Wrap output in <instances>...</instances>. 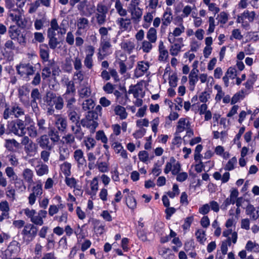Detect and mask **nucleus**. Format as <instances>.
<instances>
[{
  "label": "nucleus",
  "instance_id": "a18cd8bd",
  "mask_svg": "<svg viewBox=\"0 0 259 259\" xmlns=\"http://www.w3.org/2000/svg\"><path fill=\"white\" fill-rule=\"evenodd\" d=\"M72 60L70 58H66L65 59V63L64 64V70L67 72H70L72 70L71 63Z\"/></svg>",
  "mask_w": 259,
  "mask_h": 259
},
{
  "label": "nucleus",
  "instance_id": "a878e982",
  "mask_svg": "<svg viewBox=\"0 0 259 259\" xmlns=\"http://www.w3.org/2000/svg\"><path fill=\"white\" fill-rule=\"evenodd\" d=\"M91 195H95L98 190V178L95 177L91 183Z\"/></svg>",
  "mask_w": 259,
  "mask_h": 259
},
{
  "label": "nucleus",
  "instance_id": "aec40b11",
  "mask_svg": "<svg viewBox=\"0 0 259 259\" xmlns=\"http://www.w3.org/2000/svg\"><path fill=\"white\" fill-rule=\"evenodd\" d=\"M18 128L20 130V136H23L26 133V128L25 127L24 122L20 119L16 120L15 122Z\"/></svg>",
  "mask_w": 259,
  "mask_h": 259
},
{
  "label": "nucleus",
  "instance_id": "4468645a",
  "mask_svg": "<svg viewBox=\"0 0 259 259\" xmlns=\"http://www.w3.org/2000/svg\"><path fill=\"white\" fill-rule=\"evenodd\" d=\"M68 115L70 120L72 122L76 123L79 121L80 116L74 110H69L67 111Z\"/></svg>",
  "mask_w": 259,
  "mask_h": 259
},
{
  "label": "nucleus",
  "instance_id": "20e7f679",
  "mask_svg": "<svg viewBox=\"0 0 259 259\" xmlns=\"http://www.w3.org/2000/svg\"><path fill=\"white\" fill-rule=\"evenodd\" d=\"M149 65L148 62L141 61L138 63V68L135 70V76L138 78L144 74L148 69Z\"/></svg>",
  "mask_w": 259,
  "mask_h": 259
},
{
  "label": "nucleus",
  "instance_id": "f3484780",
  "mask_svg": "<svg viewBox=\"0 0 259 259\" xmlns=\"http://www.w3.org/2000/svg\"><path fill=\"white\" fill-rule=\"evenodd\" d=\"M132 15L133 19L137 21V22L139 21V20L142 15V9L139 7L133 9L132 11Z\"/></svg>",
  "mask_w": 259,
  "mask_h": 259
},
{
  "label": "nucleus",
  "instance_id": "13d9d810",
  "mask_svg": "<svg viewBox=\"0 0 259 259\" xmlns=\"http://www.w3.org/2000/svg\"><path fill=\"white\" fill-rule=\"evenodd\" d=\"M176 209L174 207H166L165 210L166 213L165 218L167 220L170 219L172 214L175 213Z\"/></svg>",
  "mask_w": 259,
  "mask_h": 259
},
{
  "label": "nucleus",
  "instance_id": "4be33fe9",
  "mask_svg": "<svg viewBox=\"0 0 259 259\" xmlns=\"http://www.w3.org/2000/svg\"><path fill=\"white\" fill-rule=\"evenodd\" d=\"M93 113L88 112L85 116L84 118L82 119L80 121H79L80 124L83 126H85L87 125L88 121H91L92 120H95L96 117H95V114L93 115Z\"/></svg>",
  "mask_w": 259,
  "mask_h": 259
},
{
  "label": "nucleus",
  "instance_id": "ddd939ff",
  "mask_svg": "<svg viewBox=\"0 0 259 259\" xmlns=\"http://www.w3.org/2000/svg\"><path fill=\"white\" fill-rule=\"evenodd\" d=\"M23 176L25 180L28 183L31 184L33 182L32 180L33 172L31 169L29 168L25 169L23 172Z\"/></svg>",
  "mask_w": 259,
  "mask_h": 259
},
{
  "label": "nucleus",
  "instance_id": "4d7b16f0",
  "mask_svg": "<svg viewBox=\"0 0 259 259\" xmlns=\"http://www.w3.org/2000/svg\"><path fill=\"white\" fill-rule=\"evenodd\" d=\"M146 132V129L142 128L139 130H137L135 133L133 134V136L136 139L141 138L144 136Z\"/></svg>",
  "mask_w": 259,
  "mask_h": 259
},
{
  "label": "nucleus",
  "instance_id": "6e6d98bb",
  "mask_svg": "<svg viewBox=\"0 0 259 259\" xmlns=\"http://www.w3.org/2000/svg\"><path fill=\"white\" fill-rule=\"evenodd\" d=\"M65 183L66 185L71 188H76V181L74 178H69L66 177Z\"/></svg>",
  "mask_w": 259,
  "mask_h": 259
},
{
  "label": "nucleus",
  "instance_id": "cd10ccee",
  "mask_svg": "<svg viewBox=\"0 0 259 259\" xmlns=\"http://www.w3.org/2000/svg\"><path fill=\"white\" fill-rule=\"evenodd\" d=\"M12 112H13V115H14L16 117L24 114L23 109L16 104L12 106Z\"/></svg>",
  "mask_w": 259,
  "mask_h": 259
},
{
  "label": "nucleus",
  "instance_id": "a19ab883",
  "mask_svg": "<svg viewBox=\"0 0 259 259\" xmlns=\"http://www.w3.org/2000/svg\"><path fill=\"white\" fill-rule=\"evenodd\" d=\"M111 46L109 39L107 40V38L101 39V47L103 52H106Z\"/></svg>",
  "mask_w": 259,
  "mask_h": 259
},
{
  "label": "nucleus",
  "instance_id": "79ce46f5",
  "mask_svg": "<svg viewBox=\"0 0 259 259\" xmlns=\"http://www.w3.org/2000/svg\"><path fill=\"white\" fill-rule=\"evenodd\" d=\"M9 127L10 128V132L13 133L15 135L20 136V132H19V129L18 128L15 121H11L10 124L9 125Z\"/></svg>",
  "mask_w": 259,
  "mask_h": 259
},
{
  "label": "nucleus",
  "instance_id": "423d86ee",
  "mask_svg": "<svg viewBox=\"0 0 259 259\" xmlns=\"http://www.w3.org/2000/svg\"><path fill=\"white\" fill-rule=\"evenodd\" d=\"M39 54L41 59L43 61L47 62L49 58V50L48 46L46 44H42L40 45Z\"/></svg>",
  "mask_w": 259,
  "mask_h": 259
},
{
  "label": "nucleus",
  "instance_id": "2f4dec72",
  "mask_svg": "<svg viewBox=\"0 0 259 259\" xmlns=\"http://www.w3.org/2000/svg\"><path fill=\"white\" fill-rule=\"evenodd\" d=\"M181 47L178 44H175L174 45L171 46L169 50L170 54L173 56H177L179 52L181 51Z\"/></svg>",
  "mask_w": 259,
  "mask_h": 259
},
{
  "label": "nucleus",
  "instance_id": "c756f323",
  "mask_svg": "<svg viewBox=\"0 0 259 259\" xmlns=\"http://www.w3.org/2000/svg\"><path fill=\"white\" fill-rule=\"evenodd\" d=\"M122 48L130 54L135 48L133 42L129 41L122 44Z\"/></svg>",
  "mask_w": 259,
  "mask_h": 259
},
{
  "label": "nucleus",
  "instance_id": "6ab92c4d",
  "mask_svg": "<svg viewBox=\"0 0 259 259\" xmlns=\"http://www.w3.org/2000/svg\"><path fill=\"white\" fill-rule=\"evenodd\" d=\"M198 72L192 70L189 75V84L190 86H195V83L198 80V75L197 73Z\"/></svg>",
  "mask_w": 259,
  "mask_h": 259
},
{
  "label": "nucleus",
  "instance_id": "49530a36",
  "mask_svg": "<svg viewBox=\"0 0 259 259\" xmlns=\"http://www.w3.org/2000/svg\"><path fill=\"white\" fill-rule=\"evenodd\" d=\"M34 225L41 226L44 224V221L42 219L38 214L35 215L34 218H32L30 221Z\"/></svg>",
  "mask_w": 259,
  "mask_h": 259
},
{
  "label": "nucleus",
  "instance_id": "8fccbe9b",
  "mask_svg": "<svg viewBox=\"0 0 259 259\" xmlns=\"http://www.w3.org/2000/svg\"><path fill=\"white\" fill-rule=\"evenodd\" d=\"M97 11L99 14H107L108 9L106 6L98 4L97 6Z\"/></svg>",
  "mask_w": 259,
  "mask_h": 259
},
{
  "label": "nucleus",
  "instance_id": "052dcab7",
  "mask_svg": "<svg viewBox=\"0 0 259 259\" xmlns=\"http://www.w3.org/2000/svg\"><path fill=\"white\" fill-rule=\"evenodd\" d=\"M180 26H181V28L177 27L175 29L173 33H171V34L173 36H178L180 35L182 33L184 32L185 27L182 24L180 25Z\"/></svg>",
  "mask_w": 259,
  "mask_h": 259
},
{
  "label": "nucleus",
  "instance_id": "bb28decb",
  "mask_svg": "<svg viewBox=\"0 0 259 259\" xmlns=\"http://www.w3.org/2000/svg\"><path fill=\"white\" fill-rule=\"evenodd\" d=\"M237 163V158L235 157H232L226 164L225 169L226 170H232L234 168V164Z\"/></svg>",
  "mask_w": 259,
  "mask_h": 259
},
{
  "label": "nucleus",
  "instance_id": "9d476101",
  "mask_svg": "<svg viewBox=\"0 0 259 259\" xmlns=\"http://www.w3.org/2000/svg\"><path fill=\"white\" fill-rule=\"evenodd\" d=\"M56 98V95L55 93L51 91H48L46 93V95L44 98V101L49 105H53V101Z\"/></svg>",
  "mask_w": 259,
  "mask_h": 259
},
{
  "label": "nucleus",
  "instance_id": "69168bd1",
  "mask_svg": "<svg viewBox=\"0 0 259 259\" xmlns=\"http://www.w3.org/2000/svg\"><path fill=\"white\" fill-rule=\"evenodd\" d=\"M200 224L203 228H207L210 224L209 220L207 216H204L202 218Z\"/></svg>",
  "mask_w": 259,
  "mask_h": 259
},
{
  "label": "nucleus",
  "instance_id": "37998d69",
  "mask_svg": "<svg viewBox=\"0 0 259 259\" xmlns=\"http://www.w3.org/2000/svg\"><path fill=\"white\" fill-rule=\"evenodd\" d=\"M137 202L136 199L134 197L128 196L126 199V205L131 209H134L136 206Z\"/></svg>",
  "mask_w": 259,
  "mask_h": 259
},
{
  "label": "nucleus",
  "instance_id": "680f3d73",
  "mask_svg": "<svg viewBox=\"0 0 259 259\" xmlns=\"http://www.w3.org/2000/svg\"><path fill=\"white\" fill-rule=\"evenodd\" d=\"M51 69L49 67L46 66L43 69L42 72V77L45 79L47 78L50 77L51 75Z\"/></svg>",
  "mask_w": 259,
  "mask_h": 259
},
{
  "label": "nucleus",
  "instance_id": "412c9836",
  "mask_svg": "<svg viewBox=\"0 0 259 259\" xmlns=\"http://www.w3.org/2000/svg\"><path fill=\"white\" fill-rule=\"evenodd\" d=\"M56 124L59 130L64 131L67 127V120L63 117L59 118L56 121Z\"/></svg>",
  "mask_w": 259,
  "mask_h": 259
},
{
  "label": "nucleus",
  "instance_id": "b1692460",
  "mask_svg": "<svg viewBox=\"0 0 259 259\" xmlns=\"http://www.w3.org/2000/svg\"><path fill=\"white\" fill-rule=\"evenodd\" d=\"M195 235L197 241L201 244H203V241L206 240L205 231L202 230H198L195 233Z\"/></svg>",
  "mask_w": 259,
  "mask_h": 259
},
{
  "label": "nucleus",
  "instance_id": "393cba45",
  "mask_svg": "<svg viewBox=\"0 0 259 259\" xmlns=\"http://www.w3.org/2000/svg\"><path fill=\"white\" fill-rule=\"evenodd\" d=\"M37 125L38 127V129L37 130L38 133L39 134L44 133L47 129V127L45 126V120L44 119H37Z\"/></svg>",
  "mask_w": 259,
  "mask_h": 259
},
{
  "label": "nucleus",
  "instance_id": "c9c22d12",
  "mask_svg": "<svg viewBox=\"0 0 259 259\" xmlns=\"http://www.w3.org/2000/svg\"><path fill=\"white\" fill-rule=\"evenodd\" d=\"M61 42V41L58 40L56 37H54L49 39V46L51 49L55 50Z\"/></svg>",
  "mask_w": 259,
  "mask_h": 259
},
{
  "label": "nucleus",
  "instance_id": "1a4fd4ad",
  "mask_svg": "<svg viewBox=\"0 0 259 259\" xmlns=\"http://www.w3.org/2000/svg\"><path fill=\"white\" fill-rule=\"evenodd\" d=\"M44 24L49 25V21L47 20L46 17H43L41 19H36L34 22V27L36 30H40L43 27Z\"/></svg>",
  "mask_w": 259,
  "mask_h": 259
},
{
  "label": "nucleus",
  "instance_id": "0e129e2a",
  "mask_svg": "<svg viewBox=\"0 0 259 259\" xmlns=\"http://www.w3.org/2000/svg\"><path fill=\"white\" fill-rule=\"evenodd\" d=\"M193 220V217L192 216L187 217L185 220V223L183 225V228L184 229H188L190 227L191 223H192Z\"/></svg>",
  "mask_w": 259,
  "mask_h": 259
},
{
  "label": "nucleus",
  "instance_id": "473e14b6",
  "mask_svg": "<svg viewBox=\"0 0 259 259\" xmlns=\"http://www.w3.org/2000/svg\"><path fill=\"white\" fill-rule=\"evenodd\" d=\"M31 97L32 99L33 103H35L36 100L41 99V95L38 89H33L31 93Z\"/></svg>",
  "mask_w": 259,
  "mask_h": 259
},
{
  "label": "nucleus",
  "instance_id": "de8ad7c7",
  "mask_svg": "<svg viewBox=\"0 0 259 259\" xmlns=\"http://www.w3.org/2000/svg\"><path fill=\"white\" fill-rule=\"evenodd\" d=\"M102 108L100 105H98L96 106L95 110L89 111L88 112L93 113V115L95 114V117H96V119H94L98 120V116H101L102 114Z\"/></svg>",
  "mask_w": 259,
  "mask_h": 259
},
{
  "label": "nucleus",
  "instance_id": "f704fd0d",
  "mask_svg": "<svg viewBox=\"0 0 259 259\" xmlns=\"http://www.w3.org/2000/svg\"><path fill=\"white\" fill-rule=\"evenodd\" d=\"M96 138L97 140H101L105 144L107 142V138L103 131H99L97 132Z\"/></svg>",
  "mask_w": 259,
  "mask_h": 259
},
{
  "label": "nucleus",
  "instance_id": "3c124183",
  "mask_svg": "<svg viewBox=\"0 0 259 259\" xmlns=\"http://www.w3.org/2000/svg\"><path fill=\"white\" fill-rule=\"evenodd\" d=\"M54 103L55 104V108L58 110H61L63 107V98L59 96L58 97L56 100L54 101Z\"/></svg>",
  "mask_w": 259,
  "mask_h": 259
},
{
  "label": "nucleus",
  "instance_id": "7c9ffc66",
  "mask_svg": "<svg viewBox=\"0 0 259 259\" xmlns=\"http://www.w3.org/2000/svg\"><path fill=\"white\" fill-rule=\"evenodd\" d=\"M48 172V167L46 164H41V165L37 167L36 172L38 176H42L45 174H47Z\"/></svg>",
  "mask_w": 259,
  "mask_h": 259
},
{
  "label": "nucleus",
  "instance_id": "9b49d317",
  "mask_svg": "<svg viewBox=\"0 0 259 259\" xmlns=\"http://www.w3.org/2000/svg\"><path fill=\"white\" fill-rule=\"evenodd\" d=\"M75 92V88L74 83L72 81H70L67 83V90L65 94L63 95V97L65 99H67V95H70V94L74 95Z\"/></svg>",
  "mask_w": 259,
  "mask_h": 259
},
{
  "label": "nucleus",
  "instance_id": "ea45409f",
  "mask_svg": "<svg viewBox=\"0 0 259 259\" xmlns=\"http://www.w3.org/2000/svg\"><path fill=\"white\" fill-rule=\"evenodd\" d=\"M96 17L99 25H103L106 21V14L97 13Z\"/></svg>",
  "mask_w": 259,
  "mask_h": 259
},
{
  "label": "nucleus",
  "instance_id": "6e6552de",
  "mask_svg": "<svg viewBox=\"0 0 259 259\" xmlns=\"http://www.w3.org/2000/svg\"><path fill=\"white\" fill-rule=\"evenodd\" d=\"M114 112L116 115H119L121 119L126 118L127 114L125 111V109L120 105H117L114 109Z\"/></svg>",
  "mask_w": 259,
  "mask_h": 259
},
{
  "label": "nucleus",
  "instance_id": "dca6fc26",
  "mask_svg": "<svg viewBox=\"0 0 259 259\" xmlns=\"http://www.w3.org/2000/svg\"><path fill=\"white\" fill-rule=\"evenodd\" d=\"M147 37L151 42H155L157 38L156 30L154 28H150L147 32Z\"/></svg>",
  "mask_w": 259,
  "mask_h": 259
},
{
  "label": "nucleus",
  "instance_id": "09e8293b",
  "mask_svg": "<svg viewBox=\"0 0 259 259\" xmlns=\"http://www.w3.org/2000/svg\"><path fill=\"white\" fill-rule=\"evenodd\" d=\"M27 130L28 131V134L30 137L32 138H35L37 136L38 133V131L36 130L35 127L33 125H31L29 127L27 128Z\"/></svg>",
  "mask_w": 259,
  "mask_h": 259
},
{
  "label": "nucleus",
  "instance_id": "c03bdc74",
  "mask_svg": "<svg viewBox=\"0 0 259 259\" xmlns=\"http://www.w3.org/2000/svg\"><path fill=\"white\" fill-rule=\"evenodd\" d=\"M186 124L185 118H180L178 122V125L177 127V132L181 133L183 131L185 127V125Z\"/></svg>",
  "mask_w": 259,
  "mask_h": 259
},
{
  "label": "nucleus",
  "instance_id": "4c0bfd02",
  "mask_svg": "<svg viewBox=\"0 0 259 259\" xmlns=\"http://www.w3.org/2000/svg\"><path fill=\"white\" fill-rule=\"evenodd\" d=\"M243 17L245 18H248L249 22H253L255 16V13L254 11L249 12L248 11H245L242 14Z\"/></svg>",
  "mask_w": 259,
  "mask_h": 259
},
{
  "label": "nucleus",
  "instance_id": "774afa93",
  "mask_svg": "<svg viewBox=\"0 0 259 259\" xmlns=\"http://www.w3.org/2000/svg\"><path fill=\"white\" fill-rule=\"evenodd\" d=\"M210 210V206L208 204L203 205L199 209V212L202 214H206L208 213Z\"/></svg>",
  "mask_w": 259,
  "mask_h": 259
},
{
  "label": "nucleus",
  "instance_id": "338daca9",
  "mask_svg": "<svg viewBox=\"0 0 259 259\" xmlns=\"http://www.w3.org/2000/svg\"><path fill=\"white\" fill-rule=\"evenodd\" d=\"M6 173L8 177L9 178H13V180H14L17 176L15 175L13 168L11 167H8L6 169Z\"/></svg>",
  "mask_w": 259,
  "mask_h": 259
},
{
  "label": "nucleus",
  "instance_id": "a211bd4d",
  "mask_svg": "<svg viewBox=\"0 0 259 259\" xmlns=\"http://www.w3.org/2000/svg\"><path fill=\"white\" fill-rule=\"evenodd\" d=\"M82 109L84 110H90L93 109L95 106L94 101L91 99H87L82 103Z\"/></svg>",
  "mask_w": 259,
  "mask_h": 259
},
{
  "label": "nucleus",
  "instance_id": "0eeeda50",
  "mask_svg": "<svg viewBox=\"0 0 259 259\" xmlns=\"http://www.w3.org/2000/svg\"><path fill=\"white\" fill-rule=\"evenodd\" d=\"M172 13L171 12L170 9L169 8H167L166 11L164 12L162 20V25L167 26L169 24L172 20V17L171 16Z\"/></svg>",
  "mask_w": 259,
  "mask_h": 259
},
{
  "label": "nucleus",
  "instance_id": "864d4df0",
  "mask_svg": "<svg viewBox=\"0 0 259 259\" xmlns=\"http://www.w3.org/2000/svg\"><path fill=\"white\" fill-rule=\"evenodd\" d=\"M209 98L210 94L207 93L206 91L201 93V95L199 97V100L202 103H206Z\"/></svg>",
  "mask_w": 259,
  "mask_h": 259
},
{
  "label": "nucleus",
  "instance_id": "58836bf2",
  "mask_svg": "<svg viewBox=\"0 0 259 259\" xmlns=\"http://www.w3.org/2000/svg\"><path fill=\"white\" fill-rule=\"evenodd\" d=\"M177 81L178 77L176 73L169 76V84L171 87H176L177 85Z\"/></svg>",
  "mask_w": 259,
  "mask_h": 259
},
{
  "label": "nucleus",
  "instance_id": "7ed1b4c3",
  "mask_svg": "<svg viewBox=\"0 0 259 259\" xmlns=\"http://www.w3.org/2000/svg\"><path fill=\"white\" fill-rule=\"evenodd\" d=\"M16 70L18 74L23 75L26 74L28 76L32 75L34 72V68L29 64H20L16 66Z\"/></svg>",
  "mask_w": 259,
  "mask_h": 259
},
{
  "label": "nucleus",
  "instance_id": "c85d7f7f",
  "mask_svg": "<svg viewBox=\"0 0 259 259\" xmlns=\"http://www.w3.org/2000/svg\"><path fill=\"white\" fill-rule=\"evenodd\" d=\"M14 180H15V187L16 189L21 190L22 191L26 189V187L22 180L18 179L17 177Z\"/></svg>",
  "mask_w": 259,
  "mask_h": 259
},
{
  "label": "nucleus",
  "instance_id": "f257e3e1",
  "mask_svg": "<svg viewBox=\"0 0 259 259\" xmlns=\"http://www.w3.org/2000/svg\"><path fill=\"white\" fill-rule=\"evenodd\" d=\"M38 228L32 224H27L22 231L24 236H28L32 241L37 235Z\"/></svg>",
  "mask_w": 259,
  "mask_h": 259
},
{
  "label": "nucleus",
  "instance_id": "5fc2aeb1",
  "mask_svg": "<svg viewBox=\"0 0 259 259\" xmlns=\"http://www.w3.org/2000/svg\"><path fill=\"white\" fill-rule=\"evenodd\" d=\"M152 45L148 41H144L142 43V49L144 52L149 53L152 49Z\"/></svg>",
  "mask_w": 259,
  "mask_h": 259
},
{
  "label": "nucleus",
  "instance_id": "e2e57ef3",
  "mask_svg": "<svg viewBox=\"0 0 259 259\" xmlns=\"http://www.w3.org/2000/svg\"><path fill=\"white\" fill-rule=\"evenodd\" d=\"M19 32L20 30H9L8 31L9 36L11 37V38L13 40H15L17 38L18 36H19Z\"/></svg>",
  "mask_w": 259,
  "mask_h": 259
},
{
  "label": "nucleus",
  "instance_id": "5701e85b",
  "mask_svg": "<svg viewBox=\"0 0 259 259\" xmlns=\"http://www.w3.org/2000/svg\"><path fill=\"white\" fill-rule=\"evenodd\" d=\"M37 145L36 144L30 141V142L27 145V146H25V150L26 153H33L37 151Z\"/></svg>",
  "mask_w": 259,
  "mask_h": 259
},
{
  "label": "nucleus",
  "instance_id": "2eb2a0df",
  "mask_svg": "<svg viewBox=\"0 0 259 259\" xmlns=\"http://www.w3.org/2000/svg\"><path fill=\"white\" fill-rule=\"evenodd\" d=\"M50 137L51 140L54 142H57L60 140L58 132L54 128H49L48 136Z\"/></svg>",
  "mask_w": 259,
  "mask_h": 259
},
{
  "label": "nucleus",
  "instance_id": "f03ea898",
  "mask_svg": "<svg viewBox=\"0 0 259 259\" xmlns=\"http://www.w3.org/2000/svg\"><path fill=\"white\" fill-rule=\"evenodd\" d=\"M31 193L28 197L29 203L30 205H33L36 200V197L40 196L42 193V185L39 183L35 186L33 187Z\"/></svg>",
  "mask_w": 259,
  "mask_h": 259
},
{
  "label": "nucleus",
  "instance_id": "f8f14e48",
  "mask_svg": "<svg viewBox=\"0 0 259 259\" xmlns=\"http://www.w3.org/2000/svg\"><path fill=\"white\" fill-rule=\"evenodd\" d=\"M19 144L15 139H8L6 140L5 147L10 151H13V147L18 148Z\"/></svg>",
  "mask_w": 259,
  "mask_h": 259
},
{
  "label": "nucleus",
  "instance_id": "72a5a7b5",
  "mask_svg": "<svg viewBox=\"0 0 259 259\" xmlns=\"http://www.w3.org/2000/svg\"><path fill=\"white\" fill-rule=\"evenodd\" d=\"M91 93L90 89L88 87H84L79 91V96L82 98L89 97Z\"/></svg>",
  "mask_w": 259,
  "mask_h": 259
},
{
  "label": "nucleus",
  "instance_id": "603ef678",
  "mask_svg": "<svg viewBox=\"0 0 259 259\" xmlns=\"http://www.w3.org/2000/svg\"><path fill=\"white\" fill-rule=\"evenodd\" d=\"M138 156L140 160L144 162L147 161L149 158V154L146 151H140Z\"/></svg>",
  "mask_w": 259,
  "mask_h": 259
},
{
  "label": "nucleus",
  "instance_id": "bf43d9fd",
  "mask_svg": "<svg viewBox=\"0 0 259 259\" xmlns=\"http://www.w3.org/2000/svg\"><path fill=\"white\" fill-rule=\"evenodd\" d=\"M12 114H13L12 109H10L9 106L7 104H6L5 109L3 113V118L5 119H7L10 117V115Z\"/></svg>",
  "mask_w": 259,
  "mask_h": 259
},
{
  "label": "nucleus",
  "instance_id": "39448f33",
  "mask_svg": "<svg viewBox=\"0 0 259 259\" xmlns=\"http://www.w3.org/2000/svg\"><path fill=\"white\" fill-rule=\"evenodd\" d=\"M39 146L44 149L51 150L53 146L50 144V141L48 136L46 135H42L39 138L36 140Z\"/></svg>",
  "mask_w": 259,
  "mask_h": 259
},
{
  "label": "nucleus",
  "instance_id": "e433bc0d",
  "mask_svg": "<svg viewBox=\"0 0 259 259\" xmlns=\"http://www.w3.org/2000/svg\"><path fill=\"white\" fill-rule=\"evenodd\" d=\"M69 156V152L67 148L60 149L59 160L63 161Z\"/></svg>",
  "mask_w": 259,
  "mask_h": 259
}]
</instances>
